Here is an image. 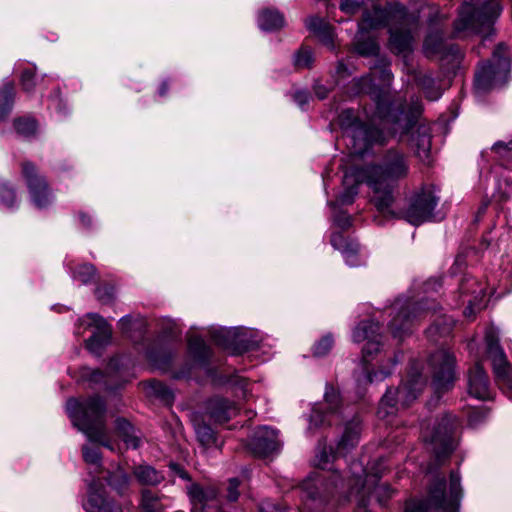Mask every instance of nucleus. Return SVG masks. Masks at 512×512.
<instances>
[{"label":"nucleus","mask_w":512,"mask_h":512,"mask_svg":"<svg viewBox=\"0 0 512 512\" xmlns=\"http://www.w3.org/2000/svg\"><path fill=\"white\" fill-rule=\"evenodd\" d=\"M373 13L366 10L358 22V31L355 37V49L361 56H377L379 45L365 34L371 30L388 27L390 49L397 54L412 50L413 36L411 29L406 26L418 25V16L408 15L405 6L400 3H389L384 8L373 6Z\"/></svg>","instance_id":"nucleus-2"},{"label":"nucleus","mask_w":512,"mask_h":512,"mask_svg":"<svg viewBox=\"0 0 512 512\" xmlns=\"http://www.w3.org/2000/svg\"><path fill=\"white\" fill-rule=\"evenodd\" d=\"M333 222L341 229H347L352 225V218L346 212L340 211L333 216Z\"/></svg>","instance_id":"nucleus-58"},{"label":"nucleus","mask_w":512,"mask_h":512,"mask_svg":"<svg viewBox=\"0 0 512 512\" xmlns=\"http://www.w3.org/2000/svg\"><path fill=\"white\" fill-rule=\"evenodd\" d=\"M305 23L307 29L320 37L325 45L334 48L332 27L324 19L309 17Z\"/></svg>","instance_id":"nucleus-32"},{"label":"nucleus","mask_w":512,"mask_h":512,"mask_svg":"<svg viewBox=\"0 0 512 512\" xmlns=\"http://www.w3.org/2000/svg\"><path fill=\"white\" fill-rule=\"evenodd\" d=\"M188 495L193 503L206 504L218 496V490L213 486L203 487L192 483L187 487Z\"/></svg>","instance_id":"nucleus-37"},{"label":"nucleus","mask_w":512,"mask_h":512,"mask_svg":"<svg viewBox=\"0 0 512 512\" xmlns=\"http://www.w3.org/2000/svg\"><path fill=\"white\" fill-rule=\"evenodd\" d=\"M281 446L279 431L268 426L257 428L248 443L249 450L257 457H268L277 454Z\"/></svg>","instance_id":"nucleus-18"},{"label":"nucleus","mask_w":512,"mask_h":512,"mask_svg":"<svg viewBox=\"0 0 512 512\" xmlns=\"http://www.w3.org/2000/svg\"><path fill=\"white\" fill-rule=\"evenodd\" d=\"M510 68L509 47L499 44L493 52L492 59L477 71L474 93L483 96L491 90L505 86L509 80Z\"/></svg>","instance_id":"nucleus-8"},{"label":"nucleus","mask_w":512,"mask_h":512,"mask_svg":"<svg viewBox=\"0 0 512 512\" xmlns=\"http://www.w3.org/2000/svg\"><path fill=\"white\" fill-rule=\"evenodd\" d=\"M461 296H469L468 306L464 310L466 317H471L476 311L482 310L485 304V287L473 277H465L459 285Z\"/></svg>","instance_id":"nucleus-22"},{"label":"nucleus","mask_w":512,"mask_h":512,"mask_svg":"<svg viewBox=\"0 0 512 512\" xmlns=\"http://www.w3.org/2000/svg\"><path fill=\"white\" fill-rule=\"evenodd\" d=\"M512 141L504 142L497 141L491 147V151L494 154L495 161L502 166H509L512 159Z\"/></svg>","instance_id":"nucleus-44"},{"label":"nucleus","mask_w":512,"mask_h":512,"mask_svg":"<svg viewBox=\"0 0 512 512\" xmlns=\"http://www.w3.org/2000/svg\"><path fill=\"white\" fill-rule=\"evenodd\" d=\"M142 326V322L140 320H136L133 317L126 315L119 320V327L124 333H129L134 328H139Z\"/></svg>","instance_id":"nucleus-56"},{"label":"nucleus","mask_w":512,"mask_h":512,"mask_svg":"<svg viewBox=\"0 0 512 512\" xmlns=\"http://www.w3.org/2000/svg\"><path fill=\"white\" fill-rule=\"evenodd\" d=\"M83 459L84 461L93 467V469L89 470V474L91 475V479L99 478L98 475L102 472V460L101 454L98 448L89 447L87 445L82 447Z\"/></svg>","instance_id":"nucleus-42"},{"label":"nucleus","mask_w":512,"mask_h":512,"mask_svg":"<svg viewBox=\"0 0 512 512\" xmlns=\"http://www.w3.org/2000/svg\"><path fill=\"white\" fill-rule=\"evenodd\" d=\"M375 493L378 499V502L382 505L385 504V500L390 498L393 494V490L388 485H380L376 487Z\"/></svg>","instance_id":"nucleus-60"},{"label":"nucleus","mask_w":512,"mask_h":512,"mask_svg":"<svg viewBox=\"0 0 512 512\" xmlns=\"http://www.w3.org/2000/svg\"><path fill=\"white\" fill-rule=\"evenodd\" d=\"M340 396L332 387L326 386L324 401L313 406L309 416L308 430L312 431L323 425H332L334 418H339Z\"/></svg>","instance_id":"nucleus-15"},{"label":"nucleus","mask_w":512,"mask_h":512,"mask_svg":"<svg viewBox=\"0 0 512 512\" xmlns=\"http://www.w3.org/2000/svg\"><path fill=\"white\" fill-rule=\"evenodd\" d=\"M410 173L409 156L395 148L388 149L380 163L360 167L358 177L369 188L370 201L377 213L388 217H398L393 210L395 189L399 181Z\"/></svg>","instance_id":"nucleus-3"},{"label":"nucleus","mask_w":512,"mask_h":512,"mask_svg":"<svg viewBox=\"0 0 512 512\" xmlns=\"http://www.w3.org/2000/svg\"><path fill=\"white\" fill-rule=\"evenodd\" d=\"M415 84L420 87L429 101H436L442 96L439 82L430 74L415 71L413 74Z\"/></svg>","instance_id":"nucleus-29"},{"label":"nucleus","mask_w":512,"mask_h":512,"mask_svg":"<svg viewBox=\"0 0 512 512\" xmlns=\"http://www.w3.org/2000/svg\"><path fill=\"white\" fill-rule=\"evenodd\" d=\"M391 374L390 370H379L377 372H369L367 368H364L363 378L360 376L357 377V382L359 384H367L372 383L374 381H382L386 377H388Z\"/></svg>","instance_id":"nucleus-53"},{"label":"nucleus","mask_w":512,"mask_h":512,"mask_svg":"<svg viewBox=\"0 0 512 512\" xmlns=\"http://www.w3.org/2000/svg\"><path fill=\"white\" fill-rule=\"evenodd\" d=\"M435 506L430 499V488L428 489V497L426 500L411 501L407 503L405 512H431Z\"/></svg>","instance_id":"nucleus-52"},{"label":"nucleus","mask_w":512,"mask_h":512,"mask_svg":"<svg viewBox=\"0 0 512 512\" xmlns=\"http://www.w3.org/2000/svg\"><path fill=\"white\" fill-rule=\"evenodd\" d=\"M14 128L19 135L27 138L35 135L37 124L31 118H17L14 120Z\"/></svg>","instance_id":"nucleus-48"},{"label":"nucleus","mask_w":512,"mask_h":512,"mask_svg":"<svg viewBox=\"0 0 512 512\" xmlns=\"http://www.w3.org/2000/svg\"><path fill=\"white\" fill-rule=\"evenodd\" d=\"M447 44L442 31L431 30L428 32L423 43L424 54L427 57H437Z\"/></svg>","instance_id":"nucleus-34"},{"label":"nucleus","mask_w":512,"mask_h":512,"mask_svg":"<svg viewBox=\"0 0 512 512\" xmlns=\"http://www.w3.org/2000/svg\"><path fill=\"white\" fill-rule=\"evenodd\" d=\"M379 323L373 321H361L352 332V340L355 343L366 341L362 353L366 361L368 356L380 350L382 334Z\"/></svg>","instance_id":"nucleus-19"},{"label":"nucleus","mask_w":512,"mask_h":512,"mask_svg":"<svg viewBox=\"0 0 512 512\" xmlns=\"http://www.w3.org/2000/svg\"><path fill=\"white\" fill-rule=\"evenodd\" d=\"M427 382L422 374V364L414 360L410 364L407 378L397 387H389L379 402L377 415L387 419L396 415L399 408L408 407L422 392Z\"/></svg>","instance_id":"nucleus-6"},{"label":"nucleus","mask_w":512,"mask_h":512,"mask_svg":"<svg viewBox=\"0 0 512 512\" xmlns=\"http://www.w3.org/2000/svg\"><path fill=\"white\" fill-rule=\"evenodd\" d=\"M293 99L300 109L304 110L309 103L310 93L307 90H298L294 93Z\"/></svg>","instance_id":"nucleus-59"},{"label":"nucleus","mask_w":512,"mask_h":512,"mask_svg":"<svg viewBox=\"0 0 512 512\" xmlns=\"http://www.w3.org/2000/svg\"><path fill=\"white\" fill-rule=\"evenodd\" d=\"M374 5L378 6L379 8H382L374 0H341L340 10L343 13L351 16L357 14L360 10H362V14L366 10L373 12ZM372 16L375 17V14L372 13Z\"/></svg>","instance_id":"nucleus-39"},{"label":"nucleus","mask_w":512,"mask_h":512,"mask_svg":"<svg viewBox=\"0 0 512 512\" xmlns=\"http://www.w3.org/2000/svg\"><path fill=\"white\" fill-rule=\"evenodd\" d=\"M83 508L86 512H122V506L108 496L100 478H93L88 482Z\"/></svg>","instance_id":"nucleus-17"},{"label":"nucleus","mask_w":512,"mask_h":512,"mask_svg":"<svg viewBox=\"0 0 512 512\" xmlns=\"http://www.w3.org/2000/svg\"><path fill=\"white\" fill-rule=\"evenodd\" d=\"M188 353L195 365L208 369L212 352L201 337L193 336L188 340Z\"/></svg>","instance_id":"nucleus-27"},{"label":"nucleus","mask_w":512,"mask_h":512,"mask_svg":"<svg viewBox=\"0 0 512 512\" xmlns=\"http://www.w3.org/2000/svg\"><path fill=\"white\" fill-rule=\"evenodd\" d=\"M49 107L55 109L61 115H65L66 113V105L58 96L52 97L50 99Z\"/></svg>","instance_id":"nucleus-64"},{"label":"nucleus","mask_w":512,"mask_h":512,"mask_svg":"<svg viewBox=\"0 0 512 512\" xmlns=\"http://www.w3.org/2000/svg\"><path fill=\"white\" fill-rule=\"evenodd\" d=\"M458 426L457 418L447 413L437 422L431 434H424L425 441L434 446L433 451L438 466L442 465L455 449V431Z\"/></svg>","instance_id":"nucleus-10"},{"label":"nucleus","mask_w":512,"mask_h":512,"mask_svg":"<svg viewBox=\"0 0 512 512\" xmlns=\"http://www.w3.org/2000/svg\"><path fill=\"white\" fill-rule=\"evenodd\" d=\"M96 275V269L91 264L79 265L72 273V278L81 284L90 283Z\"/></svg>","instance_id":"nucleus-49"},{"label":"nucleus","mask_w":512,"mask_h":512,"mask_svg":"<svg viewBox=\"0 0 512 512\" xmlns=\"http://www.w3.org/2000/svg\"><path fill=\"white\" fill-rule=\"evenodd\" d=\"M468 392L479 400H487L492 396L488 376L480 362H476L468 372Z\"/></svg>","instance_id":"nucleus-23"},{"label":"nucleus","mask_w":512,"mask_h":512,"mask_svg":"<svg viewBox=\"0 0 512 512\" xmlns=\"http://www.w3.org/2000/svg\"><path fill=\"white\" fill-rule=\"evenodd\" d=\"M206 413L216 423H225L238 413L236 404L223 397H213L207 401Z\"/></svg>","instance_id":"nucleus-24"},{"label":"nucleus","mask_w":512,"mask_h":512,"mask_svg":"<svg viewBox=\"0 0 512 512\" xmlns=\"http://www.w3.org/2000/svg\"><path fill=\"white\" fill-rule=\"evenodd\" d=\"M454 326V320L446 315L438 317L433 324L426 330L428 338L437 341V335L440 337L448 336Z\"/></svg>","instance_id":"nucleus-38"},{"label":"nucleus","mask_w":512,"mask_h":512,"mask_svg":"<svg viewBox=\"0 0 512 512\" xmlns=\"http://www.w3.org/2000/svg\"><path fill=\"white\" fill-rule=\"evenodd\" d=\"M240 480L238 478H231L228 480L226 487L225 498L229 502H235L238 500Z\"/></svg>","instance_id":"nucleus-55"},{"label":"nucleus","mask_w":512,"mask_h":512,"mask_svg":"<svg viewBox=\"0 0 512 512\" xmlns=\"http://www.w3.org/2000/svg\"><path fill=\"white\" fill-rule=\"evenodd\" d=\"M360 167L346 171L343 176V192L338 196L336 202H328V205L335 208L337 204L349 205L352 204L356 195L358 194V186L360 183L365 182L358 177Z\"/></svg>","instance_id":"nucleus-26"},{"label":"nucleus","mask_w":512,"mask_h":512,"mask_svg":"<svg viewBox=\"0 0 512 512\" xmlns=\"http://www.w3.org/2000/svg\"><path fill=\"white\" fill-rule=\"evenodd\" d=\"M333 345V338L331 335L322 337L314 346L313 353L315 356L326 355Z\"/></svg>","instance_id":"nucleus-54"},{"label":"nucleus","mask_w":512,"mask_h":512,"mask_svg":"<svg viewBox=\"0 0 512 512\" xmlns=\"http://www.w3.org/2000/svg\"><path fill=\"white\" fill-rule=\"evenodd\" d=\"M433 386L437 393L452 388L455 381V356L446 349H439L429 357Z\"/></svg>","instance_id":"nucleus-14"},{"label":"nucleus","mask_w":512,"mask_h":512,"mask_svg":"<svg viewBox=\"0 0 512 512\" xmlns=\"http://www.w3.org/2000/svg\"><path fill=\"white\" fill-rule=\"evenodd\" d=\"M198 441L203 447L210 448L217 445V439L214 430L206 423H196L194 425Z\"/></svg>","instance_id":"nucleus-45"},{"label":"nucleus","mask_w":512,"mask_h":512,"mask_svg":"<svg viewBox=\"0 0 512 512\" xmlns=\"http://www.w3.org/2000/svg\"><path fill=\"white\" fill-rule=\"evenodd\" d=\"M331 245L339 250L350 267H356L361 264L359 257V243L354 239H346L342 233L335 232L331 235Z\"/></svg>","instance_id":"nucleus-25"},{"label":"nucleus","mask_w":512,"mask_h":512,"mask_svg":"<svg viewBox=\"0 0 512 512\" xmlns=\"http://www.w3.org/2000/svg\"><path fill=\"white\" fill-rule=\"evenodd\" d=\"M257 22L261 30L272 32L282 28L285 24V19L280 11L267 8L259 12Z\"/></svg>","instance_id":"nucleus-31"},{"label":"nucleus","mask_w":512,"mask_h":512,"mask_svg":"<svg viewBox=\"0 0 512 512\" xmlns=\"http://www.w3.org/2000/svg\"><path fill=\"white\" fill-rule=\"evenodd\" d=\"M381 79L384 86L379 88L373 83L370 74L357 79L359 91L367 93L374 100L376 111L374 120H379V126L373 123L361 122L353 109H345L338 116L339 125L347 138V145L352 153L364 155L374 144H384L391 137L398 136L400 140L410 134V145L415 155L423 162H429L431 151L430 127L418 123L423 111V103L418 96H412L408 110L400 104L394 107L390 98L389 86L392 73L388 65L381 60Z\"/></svg>","instance_id":"nucleus-1"},{"label":"nucleus","mask_w":512,"mask_h":512,"mask_svg":"<svg viewBox=\"0 0 512 512\" xmlns=\"http://www.w3.org/2000/svg\"><path fill=\"white\" fill-rule=\"evenodd\" d=\"M415 300L412 297H398L390 307L388 328L394 338L402 339L411 332L415 322L425 317L430 311H436L435 300Z\"/></svg>","instance_id":"nucleus-7"},{"label":"nucleus","mask_w":512,"mask_h":512,"mask_svg":"<svg viewBox=\"0 0 512 512\" xmlns=\"http://www.w3.org/2000/svg\"><path fill=\"white\" fill-rule=\"evenodd\" d=\"M20 82L24 91L32 92L35 87L34 72L29 69L24 70L21 74Z\"/></svg>","instance_id":"nucleus-57"},{"label":"nucleus","mask_w":512,"mask_h":512,"mask_svg":"<svg viewBox=\"0 0 512 512\" xmlns=\"http://www.w3.org/2000/svg\"><path fill=\"white\" fill-rule=\"evenodd\" d=\"M501 10L498 0L464 2L453 24V36L460 38L479 34L487 39L494 31L493 25Z\"/></svg>","instance_id":"nucleus-5"},{"label":"nucleus","mask_w":512,"mask_h":512,"mask_svg":"<svg viewBox=\"0 0 512 512\" xmlns=\"http://www.w3.org/2000/svg\"><path fill=\"white\" fill-rule=\"evenodd\" d=\"M425 9L428 10V14H427V17H428V22L430 25H434L444 19H446V16H444L443 14H441L440 12V9L437 5H430V4H427L425 2H422L419 6V8L417 9V13H409L407 10H406V13L408 15H416L418 16V20L420 19V15L419 13L421 11H424ZM407 29H411L412 31V36L414 37V33L419 29V24L417 25V28H415V26H406Z\"/></svg>","instance_id":"nucleus-43"},{"label":"nucleus","mask_w":512,"mask_h":512,"mask_svg":"<svg viewBox=\"0 0 512 512\" xmlns=\"http://www.w3.org/2000/svg\"><path fill=\"white\" fill-rule=\"evenodd\" d=\"M211 336L216 344L230 349L233 354L254 350L262 341L259 332L245 327L215 329Z\"/></svg>","instance_id":"nucleus-11"},{"label":"nucleus","mask_w":512,"mask_h":512,"mask_svg":"<svg viewBox=\"0 0 512 512\" xmlns=\"http://www.w3.org/2000/svg\"><path fill=\"white\" fill-rule=\"evenodd\" d=\"M133 474L142 485H158L164 480V475L149 465H138L134 468Z\"/></svg>","instance_id":"nucleus-36"},{"label":"nucleus","mask_w":512,"mask_h":512,"mask_svg":"<svg viewBox=\"0 0 512 512\" xmlns=\"http://www.w3.org/2000/svg\"><path fill=\"white\" fill-rule=\"evenodd\" d=\"M116 431L126 448L137 449L141 445V432L124 418L116 420Z\"/></svg>","instance_id":"nucleus-30"},{"label":"nucleus","mask_w":512,"mask_h":512,"mask_svg":"<svg viewBox=\"0 0 512 512\" xmlns=\"http://www.w3.org/2000/svg\"><path fill=\"white\" fill-rule=\"evenodd\" d=\"M22 174L25 178L31 202L39 209L46 208L53 201V195L45 178L38 174L31 162L22 164Z\"/></svg>","instance_id":"nucleus-16"},{"label":"nucleus","mask_w":512,"mask_h":512,"mask_svg":"<svg viewBox=\"0 0 512 512\" xmlns=\"http://www.w3.org/2000/svg\"><path fill=\"white\" fill-rule=\"evenodd\" d=\"M364 470H361V474L357 475L353 479V484L349 485V494L354 492L359 493L364 488Z\"/></svg>","instance_id":"nucleus-62"},{"label":"nucleus","mask_w":512,"mask_h":512,"mask_svg":"<svg viewBox=\"0 0 512 512\" xmlns=\"http://www.w3.org/2000/svg\"><path fill=\"white\" fill-rule=\"evenodd\" d=\"M15 98V87L12 82H7L0 90V121H4L10 114Z\"/></svg>","instance_id":"nucleus-40"},{"label":"nucleus","mask_w":512,"mask_h":512,"mask_svg":"<svg viewBox=\"0 0 512 512\" xmlns=\"http://www.w3.org/2000/svg\"><path fill=\"white\" fill-rule=\"evenodd\" d=\"M66 412L73 426L85 434L89 441L114 450L111 441L107 438L106 403L101 397L91 396L81 401L70 398L66 403Z\"/></svg>","instance_id":"nucleus-4"},{"label":"nucleus","mask_w":512,"mask_h":512,"mask_svg":"<svg viewBox=\"0 0 512 512\" xmlns=\"http://www.w3.org/2000/svg\"><path fill=\"white\" fill-rule=\"evenodd\" d=\"M462 496L461 477L457 471L450 473L449 497L446 496L444 476H436L430 484V499L440 512H458Z\"/></svg>","instance_id":"nucleus-12"},{"label":"nucleus","mask_w":512,"mask_h":512,"mask_svg":"<svg viewBox=\"0 0 512 512\" xmlns=\"http://www.w3.org/2000/svg\"><path fill=\"white\" fill-rule=\"evenodd\" d=\"M437 57L448 73H455L462 61L463 54L458 45L447 44Z\"/></svg>","instance_id":"nucleus-33"},{"label":"nucleus","mask_w":512,"mask_h":512,"mask_svg":"<svg viewBox=\"0 0 512 512\" xmlns=\"http://www.w3.org/2000/svg\"><path fill=\"white\" fill-rule=\"evenodd\" d=\"M313 62V52L308 47H301L293 58V65L296 69H309L312 67Z\"/></svg>","instance_id":"nucleus-47"},{"label":"nucleus","mask_w":512,"mask_h":512,"mask_svg":"<svg viewBox=\"0 0 512 512\" xmlns=\"http://www.w3.org/2000/svg\"><path fill=\"white\" fill-rule=\"evenodd\" d=\"M439 202V196L436 195L432 188H423L415 193L409 200L408 206L405 210H393L399 214L398 217H388L378 213L374 217L377 225H384L388 220L405 219L412 225L418 226L424 222L432 221L435 219V208Z\"/></svg>","instance_id":"nucleus-9"},{"label":"nucleus","mask_w":512,"mask_h":512,"mask_svg":"<svg viewBox=\"0 0 512 512\" xmlns=\"http://www.w3.org/2000/svg\"><path fill=\"white\" fill-rule=\"evenodd\" d=\"M147 357L151 362H153L155 365H158V366L167 365L170 363V360H171L170 353L165 354L162 359L157 355V353L154 350H148Z\"/></svg>","instance_id":"nucleus-61"},{"label":"nucleus","mask_w":512,"mask_h":512,"mask_svg":"<svg viewBox=\"0 0 512 512\" xmlns=\"http://www.w3.org/2000/svg\"><path fill=\"white\" fill-rule=\"evenodd\" d=\"M339 486L341 489L344 488L343 479L338 473H333L329 481L325 484L323 483L322 477L316 479L314 484H312L310 480L304 483L307 497L323 504L331 503Z\"/></svg>","instance_id":"nucleus-21"},{"label":"nucleus","mask_w":512,"mask_h":512,"mask_svg":"<svg viewBox=\"0 0 512 512\" xmlns=\"http://www.w3.org/2000/svg\"><path fill=\"white\" fill-rule=\"evenodd\" d=\"M147 388L149 390L150 394H153L154 396L169 401L173 398L172 391L161 381L158 380H151L147 382Z\"/></svg>","instance_id":"nucleus-50"},{"label":"nucleus","mask_w":512,"mask_h":512,"mask_svg":"<svg viewBox=\"0 0 512 512\" xmlns=\"http://www.w3.org/2000/svg\"><path fill=\"white\" fill-rule=\"evenodd\" d=\"M485 343L487 355L492 361L496 381L500 389L510 398L512 393L510 364L499 344V338L493 331H489L486 333Z\"/></svg>","instance_id":"nucleus-13"},{"label":"nucleus","mask_w":512,"mask_h":512,"mask_svg":"<svg viewBox=\"0 0 512 512\" xmlns=\"http://www.w3.org/2000/svg\"><path fill=\"white\" fill-rule=\"evenodd\" d=\"M107 484L119 495L124 496L130 488V476L122 469L108 472L104 477Z\"/></svg>","instance_id":"nucleus-35"},{"label":"nucleus","mask_w":512,"mask_h":512,"mask_svg":"<svg viewBox=\"0 0 512 512\" xmlns=\"http://www.w3.org/2000/svg\"><path fill=\"white\" fill-rule=\"evenodd\" d=\"M0 204L8 209L15 207V191L7 182L0 183Z\"/></svg>","instance_id":"nucleus-51"},{"label":"nucleus","mask_w":512,"mask_h":512,"mask_svg":"<svg viewBox=\"0 0 512 512\" xmlns=\"http://www.w3.org/2000/svg\"><path fill=\"white\" fill-rule=\"evenodd\" d=\"M88 325L94 326L96 331L86 340V348L94 355H101L103 349L109 344L112 328L105 318L97 313H88Z\"/></svg>","instance_id":"nucleus-20"},{"label":"nucleus","mask_w":512,"mask_h":512,"mask_svg":"<svg viewBox=\"0 0 512 512\" xmlns=\"http://www.w3.org/2000/svg\"><path fill=\"white\" fill-rule=\"evenodd\" d=\"M96 297L102 302H108L113 298V290L111 288H97L95 290Z\"/></svg>","instance_id":"nucleus-63"},{"label":"nucleus","mask_w":512,"mask_h":512,"mask_svg":"<svg viewBox=\"0 0 512 512\" xmlns=\"http://www.w3.org/2000/svg\"><path fill=\"white\" fill-rule=\"evenodd\" d=\"M81 380L89 382L91 385L103 384L106 390H111L108 384V375L100 370H93L88 367L81 369Z\"/></svg>","instance_id":"nucleus-46"},{"label":"nucleus","mask_w":512,"mask_h":512,"mask_svg":"<svg viewBox=\"0 0 512 512\" xmlns=\"http://www.w3.org/2000/svg\"><path fill=\"white\" fill-rule=\"evenodd\" d=\"M361 434V420L359 417H353L349 422L346 423L344 432L341 439L338 442V451L347 452L354 448L360 439Z\"/></svg>","instance_id":"nucleus-28"},{"label":"nucleus","mask_w":512,"mask_h":512,"mask_svg":"<svg viewBox=\"0 0 512 512\" xmlns=\"http://www.w3.org/2000/svg\"><path fill=\"white\" fill-rule=\"evenodd\" d=\"M139 506L143 512H163L164 510L161 496L149 489L142 490Z\"/></svg>","instance_id":"nucleus-41"}]
</instances>
